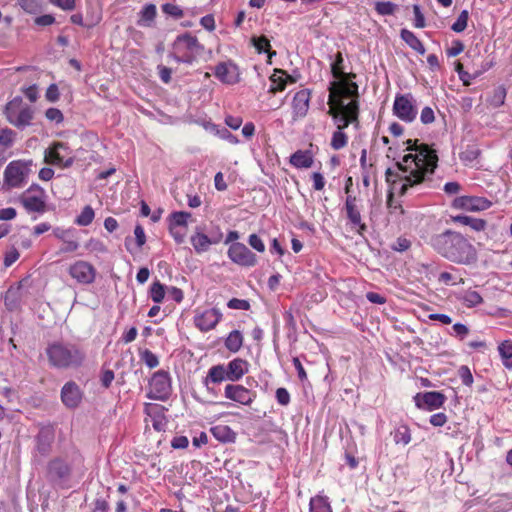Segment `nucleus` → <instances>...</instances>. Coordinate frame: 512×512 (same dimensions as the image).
<instances>
[{
    "label": "nucleus",
    "mask_w": 512,
    "mask_h": 512,
    "mask_svg": "<svg viewBox=\"0 0 512 512\" xmlns=\"http://www.w3.org/2000/svg\"><path fill=\"white\" fill-rule=\"evenodd\" d=\"M454 207L468 211L486 210L491 206V202L482 197L461 196L454 200Z\"/></svg>",
    "instance_id": "nucleus-19"
},
{
    "label": "nucleus",
    "mask_w": 512,
    "mask_h": 512,
    "mask_svg": "<svg viewBox=\"0 0 512 512\" xmlns=\"http://www.w3.org/2000/svg\"><path fill=\"white\" fill-rule=\"evenodd\" d=\"M393 113L404 122H412L417 116V107L411 94H400L395 97Z\"/></svg>",
    "instance_id": "nucleus-9"
},
{
    "label": "nucleus",
    "mask_w": 512,
    "mask_h": 512,
    "mask_svg": "<svg viewBox=\"0 0 512 512\" xmlns=\"http://www.w3.org/2000/svg\"><path fill=\"white\" fill-rule=\"evenodd\" d=\"M468 19H469L468 11L463 10L459 14L457 20L453 23L451 29L456 33L463 32L467 27Z\"/></svg>",
    "instance_id": "nucleus-46"
},
{
    "label": "nucleus",
    "mask_w": 512,
    "mask_h": 512,
    "mask_svg": "<svg viewBox=\"0 0 512 512\" xmlns=\"http://www.w3.org/2000/svg\"><path fill=\"white\" fill-rule=\"evenodd\" d=\"M310 512H332L328 498L320 495L311 498Z\"/></svg>",
    "instance_id": "nucleus-34"
},
{
    "label": "nucleus",
    "mask_w": 512,
    "mask_h": 512,
    "mask_svg": "<svg viewBox=\"0 0 512 512\" xmlns=\"http://www.w3.org/2000/svg\"><path fill=\"white\" fill-rule=\"evenodd\" d=\"M458 375L461 379V382L466 386H471L473 384V375L468 366L463 365L458 370Z\"/></svg>",
    "instance_id": "nucleus-48"
},
{
    "label": "nucleus",
    "mask_w": 512,
    "mask_h": 512,
    "mask_svg": "<svg viewBox=\"0 0 512 512\" xmlns=\"http://www.w3.org/2000/svg\"><path fill=\"white\" fill-rule=\"evenodd\" d=\"M230 260L240 266L252 267L257 263L256 255L240 242L232 243L228 249Z\"/></svg>",
    "instance_id": "nucleus-12"
},
{
    "label": "nucleus",
    "mask_w": 512,
    "mask_h": 512,
    "mask_svg": "<svg viewBox=\"0 0 512 512\" xmlns=\"http://www.w3.org/2000/svg\"><path fill=\"white\" fill-rule=\"evenodd\" d=\"M222 318V313L217 308H211L198 314L194 321L197 328L203 332L210 331L216 327Z\"/></svg>",
    "instance_id": "nucleus-17"
},
{
    "label": "nucleus",
    "mask_w": 512,
    "mask_h": 512,
    "mask_svg": "<svg viewBox=\"0 0 512 512\" xmlns=\"http://www.w3.org/2000/svg\"><path fill=\"white\" fill-rule=\"evenodd\" d=\"M150 391L148 397L154 400H166L171 392V379L169 373L159 370L152 375L149 382Z\"/></svg>",
    "instance_id": "nucleus-8"
},
{
    "label": "nucleus",
    "mask_w": 512,
    "mask_h": 512,
    "mask_svg": "<svg viewBox=\"0 0 512 512\" xmlns=\"http://www.w3.org/2000/svg\"><path fill=\"white\" fill-rule=\"evenodd\" d=\"M153 428L160 432L165 431L167 425V419L161 408L157 407L153 414H150Z\"/></svg>",
    "instance_id": "nucleus-37"
},
{
    "label": "nucleus",
    "mask_w": 512,
    "mask_h": 512,
    "mask_svg": "<svg viewBox=\"0 0 512 512\" xmlns=\"http://www.w3.org/2000/svg\"><path fill=\"white\" fill-rule=\"evenodd\" d=\"M276 399L277 402L282 405L286 406L290 403V394L286 388H278L276 390Z\"/></svg>",
    "instance_id": "nucleus-58"
},
{
    "label": "nucleus",
    "mask_w": 512,
    "mask_h": 512,
    "mask_svg": "<svg viewBox=\"0 0 512 512\" xmlns=\"http://www.w3.org/2000/svg\"><path fill=\"white\" fill-rule=\"evenodd\" d=\"M498 351L505 367L511 368L512 363H509V360L512 359V340L501 342L498 346Z\"/></svg>",
    "instance_id": "nucleus-36"
},
{
    "label": "nucleus",
    "mask_w": 512,
    "mask_h": 512,
    "mask_svg": "<svg viewBox=\"0 0 512 512\" xmlns=\"http://www.w3.org/2000/svg\"><path fill=\"white\" fill-rule=\"evenodd\" d=\"M71 473L72 465L67 457L57 456L47 463L46 478L53 485H61L68 481Z\"/></svg>",
    "instance_id": "nucleus-7"
},
{
    "label": "nucleus",
    "mask_w": 512,
    "mask_h": 512,
    "mask_svg": "<svg viewBox=\"0 0 512 512\" xmlns=\"http://www.w3.org/2000/svg\"><path fill=\"white\" fill-rule=\"evenodd\" d=\"M398 6L390 1H378L375 3V11L382 16L393 15Z\"/></svg>",
    "instance_id": "nucleus-41"
},
{
    "label": "nucleus",
    "mask_w": 512,
    "mask_h": 512,
    "mask_svg": "<svg viewBox=\"0 0 512 512\" xmlns=\"http://www.w3.org/2000/svg\"><path fill=\"white\" fill-rule=\"evenodd\" d=\"M418 140H407V151H415V154L405 155L396 166L399 173L388 168L385 172L386 181L396 185L399 181V193L404 195L409 188H413L430 179L434 173L438 156L436 151L427 144L417 145Z\"/></svg>",
    "instance_id": "nucleus-1"
},
{
    "label": "nucleus",
    "mask_w": 512,
    "mask_h": 512,
    "mask_svg": "<svg viewBox=\"0 0 512 512\" xmlns=\"http://www.w3.org/2000/svg\"><path fill=\"white\" fill-rule=\"evenodd\" d=\"M248 362L241 358H235L230 361L227 366V379L230 381H238L248 372Z\"/></svg>",
    "instance_id": "nucleus-26"
},
{
    "label": "nucleus",
    "mask_w": 512,
    "mask_h": 512,
    "mask_svg": "<svg viewBox=\"0 0 512 512\" xmlns=\"http://www.w3.org/2000/svg\"><path fill=\"white\" fill-rule=\"evenodd\" d=\"M464 50V44L459 41V40H456L453 42L452 46L447 49V55L449 57H455L457 55H459L461 52H463Z\"/></svg>",
    "instance_id": "nucleus-63"
},
{
    "label": "nucleus",
    "mask_w": 512,
    "mask_h": 512,
    "mask_svg": "<svg viewBox=\"0 0 512 512\" xmlns=\"http://www.w3.org/2000/svg\"><path fill=\"white\" fill-rule=\"evenodd\" d=\"M68 273L79 284L83 285L93 283L96 278V269L94 266L83 260H78L74 264L70 265Z\"/></svg>",
    "instance_id": "nucleus-11"
},
{
    "label": "nucleus",
    "mask_w": 512,
    "mask_h": 512,
    "mask_svg": "<svg viewBox=\"0 0 512 512\" xmlns=\"http://www.w3.org/2000/svg\"><path fill=\"white\" fill-rule=\"evenodd\" d=\"M173 53L169 57L177 63L192 64L204 53V46L199 43L197 37L190 33H184L175 39Z\"/></svg>",
    "instance_id": "nucleus-5"
},
{
    "label": "nucleus",
    "mask_w": 512,
    "mask_h": 512,
    "mask_svg": "<svg viewBox=\"0 0 512 512\" xmlns=\"http://www.w3.org/2000/svg\"><path fill=\"white\" fill-rule=\"evenodd\" d=\"M20 202L28 212L43 213L46 208V203L42 197V194L30 195L24 193L20 198Z\"/></svg>",
    "instance_id": "nucleus-25"
},
{
    "label": "nucleus",
    "mask_w": 512,
    "mask_h": 512,
    "mask_svg": "<svg viewBox=\"0 0 512 512\" xmlns=\"http://www.w3.org/2000/svg\"><path fill=\"white\" fill-rule=\"evenodd\" d=\"M134 235H135L137 247L142 248L143 245L146 243V235H145L144 228L140 224H137L135 226Z\"/></svg>",
    "instance_id": "nucleus-53"
},
{
    "label": "nucleus",
    "mask_w": 512,
    "mask_h": 512,
    "mask_svg": "<svg viewBox=\"0 0 512 512\" xmlns=\"http://www.w3.org/2000/svg\"><path fill=\"white\" fill-rule=\"evenodd\" d=\"M191 217L189 212L177 211L173 212L170 216V226L178 228H187V220Z\"/></svg>",
    "instance_id": "nucleus-38"
},
{
    "label": "nucleus",
    "mask_w": 512,
    "mask_h": 512,
    "mask_svg": "<svg viewBox=\"0 0 512 512\" xmlns=\"http://www.w3.org/2000/svg\"><path fill=\"white\" fill-rule=\"evenodd\" d=\"M45 116L48 120L56 123H61L64 120L62 112L57 108H49L45 112Z\"/></svg>",
    "instance_id": "nucleus-55"
},
{
    "label": "nucleus",
    "mask_w": 512,
    "mask_h": 512,
    "mask_svg": "<svg viewBox=\"0 0 512 512\" xmlns=\"http://www.w3.org/2000/svg\"><path fill=\"white\" fill-rule=\"evenodd\" d=\"M401 39L413 50L421 55H424L426 49L419 38L410 30L402 29L400 32Z\"/></svg>",
    "instance_id": "nucleus-28"
},
{
    "label": "nucleus",
    "mask_w": 512,
    "mask_h": 512,
    "mask_svg": "<svg viewBox=\"0 0 512 512\" xmlns=\"http://www.w3.org/2000/svg\"><path fill=\"white\" fill-rule=\"evenodd\" d=\"M214 74L222 83L228 85L236 84L240 80L239 68L231 61L217 64Z\"/></svg>",
    "instance_id": "nucleus-15"
},
{
    "label": "nucleus",
    "mask_w": 512,
    "mask_h": 512,
    "mask_svg": "<svg viewBox=\"0 0 512 512\" xmlns=\"http://www.w3.org/2000/svg\"><path fill=\"white\" fill-rule=\"evenodd\" d=\"M213 436L222 443H232L236 433L227 425H217L211 429Z\"/></svg>",
    "instance_id": "nucleus-30"
},
{
    "label": "nucleus",
    "mask_w": 512,
    "mask_h": 512,
    "mask_svg": "<svg viewBox=\"0 0 512 512\" xmlns=\"http://www.w3.org/2000/svg\"><path fill=\"white\" fill-rule=\"evenodd\" d=\"M350 87L351 89L345 88L342 83H336L328 96V115L337 126L330 143L334 150H340L347 145L348 137L343 130L350 124H359L358 85L351 84Z\"/></svg>",
    "instance_id": "nucleus-2"
},
{
    "label": "nucleus",
    "mask_w": 512,
    "mask_h": 512,
    "mask_svg": "<svg viewBox=\"0 0 512 512\" xmlns=\"http://www.w3.org/2000/svg\"><path fill=\"white\" fill-rule=\"evenodd\" d=\"M14 101L10 102L7 107L8 120L16 127H25L30 125L33 119V110L29 106H25L19 111L13 110Z\"/></svg>",
    "instance_id": "nucleus-20"
},
{
    "label": "nucleus",
    "mask_w": 512,
    "mask_h": 512,
    "mask_svg": "<svg viewBox=\"0 0 512 512\" xmlns=\"http://www.w3.org/2000/svg\"><path fill=\"white\" fill-rule=\"evenodd\" d=\"M221 239V236L210 238L206 234L196 231L194 235L191 236V244L197 253H203L208 251L210 245L217 244Z\"/></svg>",
    "instance_id": "nucleus-24"
},
{
    "label": "nucleus",
    "mask_w": 512,
    "mask_h": 512,
    "mask_svg": "<svg viewBox=\"0 0 512 512\" xmlns=\"http://www.w3.org/2000/svg\"><path fill=\"white\" fill-rule=\"evenodd\" d=\"M28 163L21 160L10 162L4 170L3 189L23 187L28 178Z\"/></svg>",
    "instance_id": "nucleus-6"
},
{
    "label": "nucleus",
    "mask_w": 512,
    "mask_h": 512,
    "mask_svg": "<svg viewBox=\"0 0 512 512\" xmlns=\"http://www.w3.org/2000/svg\"><path fill=\"white\" fill-rule=\"evenodd\" d=\"M162 11L167 15L173 16L174 18H181L183 16V11L181 8L171 3L162 5Z\"/></svg>",
    "instance_id": "nucleus-49"
},
{
    "label": "nucleus",
    "mask_w": 512,
    "mask_h": 512,
    "mask_svg": "<svg viewBox=\"0 0 512 512\" xmlns=\"http://www.w3.org/2000/svg\"><path fill=\"white\" fill-rule=\"evenodd\" d=\"M169 229H170V233H171L172 237L178 244H181L184 242L185 235H186V229L173 227V226H169Z\"/></svg>",
    "instance_id": "nucleus-61"
},
{
    "label": "nucleus",
    "mask_w": 512,
    "mask_h": 512,
    "mask_svg": "<svg viewBox=\"0 0 512 512\" xmlns=\"http://www.w3.org/2000/svg\"><path fill=\"white\" fill-rule=\"evenodd\" d=\"M413 12H414V26L416 28H424L426 26L424 15L421 12L420 6L415 4L413 5Z\"/></svg>",
    "instance_id": "nucleus-54"
},
{
    "label": "nucleus",
    "mask_w": 512,
    "mask_h": 512,
    "mask_svg": "<svg viewBox=\"0 0 512 512\" xmlns=\"http://www.w3.org/2000/svg\"><path fill=\"white\" fill-rule=\"evenodd\" d=\"M243 345V335L239 330H233L225 339V347L233 353L238 352Z\"/></svg>",
    "instance_id": "nucleus-32"
},
{
    "label": "nucleus",
    "mask_w": 512,
    "mask_h": 512,
    "mask_svg": "<svg viewBox=\"0 0 512 512\" xmlns=\"http://www.w3.org/2000/svg\"><path fill=\"white\" fill-rule=\"evenodd\" d=\"M414 400L418 408L432 411L442 407L446 397L441 392L430 391L425 393H417L414 397Z\"/></svg>",
    "instance_id": "nucleus-13"
},
{
    "label": "nucleus",
    "mask_w": 512,
    "mask_h": 512,
    "mask_svg": "<svg viewBox=\"0 0 512 512\" xmlns=\"http://www.w3.org/2000/svg\"><path fill=\"white\" fill-rule=\"evenodd\" d=\"M49 2L64 11H72L76 7L75 0H49Z\"/></svg>",
    "instance_id": "nucleus-52"
},
{
    "label": "nucleus",
    "mask_w": 512,
    "mask_h": 512,
    "mask_svg": "<svg viewBox=\"0 0 512 512\" xmlns=\"http://www.w3.org/2000/svg\"><path fill=\"white\" fill-rule=\"evenodd\" d=\"M227 306L230 309H235V310H249L250 309V303L247 300L238 299V298L230 299L227 303Z\"/></svg>",
    "instance_id": "nucleus-50"
},
{
    "label": "nucleus",
    "mask_w": 512,
    "mask_h": 512,
    "mask_svg": "<svg viewBox=\"0 0 512 512\" xmlns=\"http://www.w3.org/2000/svg\"><path fill=\"white\" fill-rule=\"evenodd\" d=\"M429 244L443 258L459 265H471L477 261V250L461 233L447 229L432 235Z\"/></svg>",
    "instance_id": "nucleus-3"
},
{
    "label": "nucleus",
    "mask_w": 512,
    "mask_h": 512,
    "mask_svg": "<svg viewBox=\"0 0 512 512\" xmlns=\"http://www.w3.org/2000/svg\"><path fill=\"white\" fill-rule=\"evenodd\" d=\"M290 163L296 168H309L313 164L310 151L298 150L290 157Z\"/></svg>",
    "instance_id": "nucleus-31"
},
{
    "label": "nucleus",
    "mask_w": 512,
    "mask_h": 512,
    "mask_svg": "<svg viewBox=\"0 0 512 512\" xmlns=\"http://www.w3.org/2000/svg\"><path fill=\"white\" fill-rule=\"evenodd\" d=\"M225 379H227V369L223 365H216L209 369L205 382L207 384L210 380L213 383H220Z\"/></svg>",
    "instance_id": "nucleus-35"
},
{
    "label": "nucleus",
    "mask_w": 512,
    "mask_h": 512,
    "mask_svg": "<svg viewBox=\"0 0 512 512\" xmlns=\"http://www.w3.org/2000/svg\"><path fill=\"white\" fill-rule=\"evenodd\" d=\"M506 96V90L503 87H497L494 91V95L492 98V104L496 107L501 106L504 103V99Z\"/></svg>",
    "instance_id": "nucleus-57"
},
{
    "label": "nucleus",
    "mask_w": 512,
    "mask_h": 512,
    "mask_svg": "<svg viewBox=\"0 0 512 512\" xmlns=\"http://www.w3.org/2000/svg\"><path fill=\"white\" fill-rule=\"evenodd\" d=\"M288 80L290 82H295V80L292 79V77L289 76L286 72L282 70H275V72L270 77L271 86L269 88V92L275 94L277 92L283 91Z\"/></svg>",
    "instance_id": "nucleus-27"
},
{
    "label": "nucleus",
    "mask_w": 512,
    "mask_h": 512,
    "mask_svg": "<svg viewBox=\"0 0 512 512\" xmlns=\"http://www.w3.org/2000/svg\"><path fill=\"white\" fill-rule=\"evenodd\" d=\"M150 297L155 303H160L165 297V286L159 281L154 282L150 288Z\"/></svg>",
    "instance_id": "nucleus-43"
},
{
    "label": "nucleus",
    "mask_w": 512,
    "mask_h": 512,
    "mask_svg": "<svg viewBox=\"0 0 512 512\" xmlns=\"http://www.w3.org/2000/svg\"><path fill=\"white\" fill-rule=\"evenodd\" d=\"M461 300L463 304L469 308L475 307L483 302L481 295L477 291L473 290L465 291Z\"/></svg>",
    "instance_id": "nucleus-39"
},
{
    "label": "nucleus",
    "mask_w": 512,
    "mask_h": 512,
    "mask_svg": "<svg viewBox=\"0 0 512 512\" xmlns=\"http://www.w3.org/2000/svg\"><path fill=\"white\" fill-rule=\"evenodd\" d=\"M453 222L459 223L465 226H469L475 231H483L487 225V222L480 218H474L467 215H457L452 217Z\"/></svg>",
    "instance_id": "nucleus-29"
},
{
    "label": "nucleus",
    "mask_w": 512,
    "mask_h": 512,
    "mask_svg": "<svg viewBox=\"0 0 512 512\" xmlns=\"http://www.w3.org/2000/svg\"><path fill=\"white\" fill-rule=\"evenodd\" d=\"M156 16V6L154 4H147L141 10V20L139 24L145 23L149 25Z\"/></svg>",
    "instance_id": "nucleus-44"
},
{
    "label": "nucleus",
    "mask_w": 512,
    "mask_h": 512,
    "mask_svg": "<svg viewBox=\"0 0 512 512\" xmlns=\"http://www.w3.org/2000/svg\"><path fill=\"white\" fill-rule=\"evenodd\" d=\"M420 120L423 124H430L434 122L435 115L431 107H424L421 111Z\"/></svg>",
    "instance_id": "nucleus-60"
},
{
    "label": "nucleus",
    "mask_w": 512,
    "mask_h": 512,
    "mask_svg": "<svg viewBox=\"0 0 512 512\" xmlns=\"http://www.w3.org/2000/svg\"><path fill=\"white\" fill-rule=\"evenodd\" d=\"M46 99L49 102H56L59 99V90L56 84H51L46 90Z\"/></svg>",
    "instance_id": "nucleus-64"
},
{
    "label": "nucleus",
    "mask_w": 512,
    "mask_h": 512,
    "mask_svg": "<svg viewBox=\"0 0 512 512\" xmlns=\"http://www.w3.org/2000/svg\"><path fill=\"white\" fill-rule=\"evenodd\" d=\"M82 391L74 382L69 381L61 389V400L67 408H76L82 400Z\"/></svg>",
    "instance_id": "nucleus-18"
},
{
    "label": "nucleus",
    "mask_w": 512,
    "mask_h": 512,
    "mask_svg": "<svg viewBox=\"0 0 512 512\" xmlns=\"http://www.w3.org/2000/svg\"><path fill=\"white\" fill-rule=\"evenodd\" d=\"M54 439V429L50 426L42 427L36 436V450L41 455L47 456L51 452Z\"/></svg>",
    "instance_id": "nucleus-21"
},
{
    "label": "nucleus",
    "mask_w": 512,
    "mask_h": 512,
    "mask_svg": "<svg viewBox=\"0 0 512 512\" xmlns=\"http://www.w3.org/2000/svg\"><path fill=\"white\" fill-rule=\"evenodd\" d=\"M411 247V242L407 238L399 237L392 245V249L398 252H404Z\"/></svg>",
    "instance_id": "nucleus-59"
},
{
    "label": "nucleus",
    "mask_w": 512,
    "mask_h": 512,
    "mask_svg": "<svg viewBox=\"0 0 512 512\" xmlns=\"http://www.w3.org/2000/svg\"><path fill=\"white\" fill-rule=\"evenodd\" d=\"M343 63L342 54L340 52L337 53L335 61L331 64V73L336 81L330 83L328 91L329 95H331V91L333 89V85L336 83H342L345 88H350L351 84H357L352 81V78H355L354 73H345L342 71L341 65Z\"/></svg>",
    "instance_id": "nucleus-16"
},
{
    "label": "nucleus",
    "mask_w": 512,
    "mask_h": 512,
    "mask_svg": "<svg viewBox=\"0 0 512 512\" xmlns=\"http://www.w3.org/2000/svg\"><path fill=\"white\" fill-rule=\"evenodd\" d=\"M249 245L258 252L265 251V245L257 234H251L248 239Z\"/></svg>",
    "instance_id": "nucleus-56"
},
{
    "label": "nucleus",
    "mask_w": 512,
    "mask_h": 512,
    "mask_svg": "<svg viewBox=\"0 0 512 512\" xmlns=\"http://www.w3.org/2000/svg\"><path fill=\"white\" fill-rule=\"evenodd\" d=\"M157 69H158V74H159L161 81L165 84L170 83L172 69L168 68L166 66H163V65H158Z\"/></svg>",
    "instance_id": "nucleus-62"
},
{
    "label": "nucleus",
    "mask_w": 512,
    "mask_h": 512,
    "mask_svg": "<svg viewBox=\"0 0 512 512\" xmlns=\"http://www.w3.org/2000/svg\"><path fill=\"white\" fill-rule=\"evenodd\" d=\"M357 200L355 196H347L345 201V209L347 218L352 225L358 227V232L361 234L362 231L366 230V225L362 223L361 214L356 204Z\"/></svg>",
    "instance_id": "nucleus-22"
},
{
    "label": "nucleus",
    "mask_w": 512,
    "mask_h": 512,
    "mask_svg": "<svg viewBox=\"0 0 512 512\" xmlns=\"http://www.w3.org/2000/svg\"><path fill=\"white\" fill-rule=\"evenodd\" d=\"M140 358L150 369L155 368L159 365L158 357L148 349H145L140 353Z\"/></svg>",
    "instance_id": "nucleus-47"
},
{
    "label": "nucleus",
    "mask_w": 512,
    "mask_h": 512,
    "mask_svg": "<svg viewBox=\"0 0 512 512\" xmlns=\"http://www.w3.org/2000/svg\"><path fill=\"white\" fill-rule=\"evenodd\" d=\"M94 216V210L91 206L87 205L77 216V218L75 219V223L79 226H88L92 223Z\"/></svg>",
    "instance_id": "nucleus-40"
},
{
    "label": "nucleus",
    "mask_w": 512,
    "mask_h": 512,
    "mask_svg": "<svg viewBox=\"0 0 512 512\" xmlns=\"http://www.w3.org/2000/svg\"><path fill=\"white\" fill-rule=\"evenodd\" d=\"M481 154V151L477 148H468L461 153L460 158L466 162L475 161Z\"/></svg>",
    "instance_id": "nucleus-51"
},
{
    "label": "nucleus",
    "mask_w": 512,
    "mask_h": 512,
    "mask_svg": "<svg viewBox=\"0 0 512 512\" xmlns=\"http://www.w3.org/2000/svg\"><path fill=\"white\" fill-rule=\"evenodd\" d=\"M15 139V132L9 128H0V147L3 150L10 148Z\"/></svg>",
    "instance_id": "nucleus-42"
},
{
    "label": "nucleus",
    "mask_w": 512,
    "mask_h": 512,
    "mask_svg": "<svg viewBox=\"0 0 512 512\" xmlns=\"http://www.w3.org/2000/svg\"><path fill=\"white\" fill-rule=\"evenodd\" d=\"M251 42L259 54L268 53L270 58L276 55V52L271 50L270 41L266 36H254L251 38Z\"/></svg>",
    "instance_id": "nucleus-33"
},
{
    "label": "nucleus",
    "mask_w": 512,
    "mask_h": 512,
    "mask_svg": "<svg viewBox=\"0 0 512 512\" xmlns=\"http://www.w3.org/2000/svg\"><path fill=\"white\" fill-rule=\"evenodd\" d=\"M45 162L68 168L73 165L74 157L70 156L67 144L56 142L45 152Z\"/></svg>",
    "instance_id": "nucleus-10"
},
{
    "label": "nucleus",
    "mask_w": 512,
    "mask_h": 512,
    "mask_svg": "<svg viewBox=\"0 0 512 512\" xmlns=\"http://www.w3.org/2000/svg\"><path fill=\"white\" fill-rule=\"evenodd\" d=\"M395 442L407 445L411 441L410 429L406 425L400 426L394 435Z\"/></svg>",
    "instance_id": "nucleus-45"
},
{
    "label": "nucleus",
    "mask_w": 512,
    "mask_h": 512,
    "mask_svg": "<svg viewBox=\"0 0 512 512\" xmlns=\"http://www.w3.org/2000/svg\"><path fill=\"white\" fill-rule=\"evenodd\" d=\"M225 397L248 406L256 398V393L239 384H228L225 387Z\"/></svg>",
    "instance_id": "nucleus-14"
},
{
    "label": "nucleus",
    "mask_w": 512,
    "mask_h": 512,
    "mask_svg": "<svg viewBox=\"0 0 512 512\" xmlns=\"http://www.w3.org/2000/svg\"><path fill=\"white\" fill-rule=\"evenodd\" d=\"M46 354L51 366L67 369L80 367L85 359V351L70 342H54L46 348Z\"/></svg>",
    "instance_id": "nucleus-4"
},
{
    "label": "nucleus",
    "mask_w": 512,
    "mask_h": 512,
    "mask_svg": "<svg viewBox=\"0 0 512 512\" xmlns=\"http://www.w3.org/2000/svg\"><path fill=\"white\" fill-rule=\"evenodd\" d=\"M310 92L307 89L298 91L293 98L292 108L295 118L304 117L309 109Z\"/></svg>",
    "instance_id": "nucleus-23"
}]
</instances>
